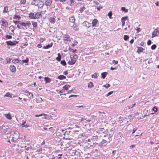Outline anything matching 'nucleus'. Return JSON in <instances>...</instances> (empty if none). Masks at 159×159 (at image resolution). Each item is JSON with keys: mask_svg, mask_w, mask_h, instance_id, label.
I'll use <instances>...</instances> for the list:
<instances>
[{"mask_svg": "<svg viewBox=\"0 0 159 159\" xmlns=\"http://www.w3.org/2000/svg\"><path fill=\"white\" fill-rule=\"evenodd\" d=\"M20 25L22 27L24 26V27H22V28L24 29H27V26L29 27L31 25V23L30 21H26V22H19Z\"/></svg>", "mask_w": 159, "mask_h": 159, "instance_id": "nucleus-1", "label": "nucleus"}, {"mask_svg": "<svg viewBox=\"0 0 159 159\" xmlns=\"http://www.w3.org/2000/svg\"><path fill=\"white\" fill-rule=\"evenodd\" d=\"M70 61H69L67 63L70 65L74 64L76 62V58H75L74 56H70Z\"/></svg>", "mask_w": 159, "mask_h": 159, "instance_id": "nucleus-2", "label": "nucleus"}, {"mask_svg": "<svg viewBox=\"0 0 159 159\" xmlns=\"http://www.w3.org/2000/svg\"><path fill=\"white\" fill-rule=\"evenodd\" d=\"M159 35V31L158 28L155 29L152 33V38H153L156 36H157Z\"/></svg>", "mask_w": 159, "mask_h": 159, "instance_id": "nucleus-3", "label": "nucleus"}, {"mask_svg": "<svg viewBox=\"0 0 159 159\" xmlns=\"http://www.w3.org/2000/svg\"><path fill=\"white\" fill-rule=\"evenodd\" d=\"M9 126H7V127L6 128V129H4V130H5L6 132L4 131L5 133H6V134L4 135V138L5 139H8L10 137V135H9Z\"/></svg>", "mask_w": 159, "mask_h": 159, "instance_id": "nucleus-4", "label": "nucleus"}, {"mask_svg": "<svg viewBox=\"0 0 159 159\" xmlns=\"http://www.w3.org/2000/svg\"><path fill=\"white\" fill-rule=\"evenodd\" d=\"M11 135H12L13 137H15V140L16 141L17 138L18 137V133L17 132H16L14 131H11Z\"/></svg>", "mask_w": 159, "mask_h": 159, "instance_id": "nucleus-5", "label": "nucleus"}, {"mask_svg": "<svg viewBox=\"0 0 159 159\" xmlns=\"http://www.w3.org/2000/svg\"><path fill=\"white\" fill-rule=\"evenodd\" d=\"M41 12H37L35 13V19H38L42 16Z\"/></svg>", "mask_w": 159, "mask_h": 159, "instance_id": "nucleus-6", "label": "nucleus"}, {"mask_svg": "<svg viewBox=\"0 0 159 159\" xmlns=\"http://www.w3.org/2000/svg\"><path fill=\"white\" fill-rule=\"evenodd\" d=\"M40 0H34L31 2L32 5H34L35 6H38Z\"/></svg>", "mask_w": 159, "mask_h": 159, "instance_id": "nucleus-7", "label": "nucleus"}, {"mask_svg": "<svg viewBox=\"0 0 159 159\" xmlns=\"http://www.w3.org/2000/svg\"><path fill=\"white\" fill-rule=\"evenodd\" d=\"M53 45V43H51L50 44H48L46 46H44L43 47V49H47L49 48H51L52 47Z\"/></svg>", "mask_w": 159, "mask_h": 159, "instance_id": "nucleus-8", "label": "nucleus"}, {"mask_svg": "<svg viewBox=\"0 0 159 159\" xmlns=\"http://www.w3.org/2000/svg\"><path fill=\"white\" fill-rule=\"evenodd\" d=\"M44 80L45 81V84H46L48 83H50L51 81V79L48 77H45Z\"/></svg>", "mask_w": 159, "mask_h": 159, "instance_id": "nucleus-9", "label": "nucleus"}, {"mask_svg": "<svg viewBox=\"0 0 159 159\" xmlns=\"http://www.w3.org/2000/svg\"><path fill=\"white\" fill-rule=\"evenodd\" d=\"M24 92L26 94V95L27 96H30L31 97H33V94L29 92L27 90H25L24 91Z\"/></svg>", "mask_w": 159, "mask_h": 159, "instance_id": "nucleus-10", "label": "nucleus"}, {"mask_svg": "<svg viewBox=\"0 0 159 159\" xmlns=\"http://www.w3.org/2000/svg\"><path fill=\"white\" fill-rule=\"evenodd\" d=\"M44 5V3L42 1H40L38 5L39 8H42Z\"/></svg>", "mask_w": 159, "mask_h": 159, "instance_id": "nucleus-11", "label": "nucleus"}, {"mask_svg": "<svg viewBox=\"0 0 159 159\" xmlns=\"http://www.w3.org/2000/svg\"><path fill=\"white\" fill-rule=\"evenodd\" d=\"M127 17L125 16L124 17L121 19V21L122 23V26H123L125 25V21L127 19Z\"/></svg>", "mask_w": 159, "mask_h": 159, "instance_id": "nucleus-12", "label": "nucleus"}, {"mask_svg": "<svg viewBox=\"0 0 159 159\" xmlns=\"http://www.w3.org/2000/svg\"><path fill=\"white\" fill-rule=\"evenodd\" d=\"M52 0H47L45 2V5L47 6L50 5L52 3Z\"/></svg>", "mask_w": 159, "mask_h": 159, "instance_id": "nucleus-13", "label": "nucleus"}, {"mask_svg": "<svg viewBox=\"0 0 159 159\" xmlns=\"http://www.w3.org/2000/svg\"><path fill=\"white\" fill-rule=\"evenodd\" d=\"M2 25L3 26L6 27L8 25V23L7 22L6 20H2Z\"/></svg>", "mask_w": 159, "mask_h": 159, "instance_id": "nucleus-14", "label": "nucleus"}, {"mask_svg": "<svg viewBox=\"0 0 159 159\" xmlns=\"http://www.w3.org/2000/svg\"><path fill=\"white\" fill-rule=\"evenodd\" d=\"M69 21L72 23H74L75 21V19L74 16H71L69 18Z\"/></svg>", "mask_w": 159, "mask_h": 159, "instance_id": "nucleus-15", "label": "nucleus"}, {"mask_svg": "<svg viewBox=\"0 0 159 159\" xmlns=\"http://www.w3.org/2000/svg\"><path fill=\"white\" fill-rule=\"evenodd\" d=\"M64 38L65 40L70 41V37L69 35H65L64 36Z\"/></svg>", "mask_w": 159, "mask_h": 159, "instance_id": "nucleus-16", "label": "nucleus"}, {"mask_svg": "<svg viewBox=\"0 0 159 159\" xmlns=\"http://www.w3.org/2000/svg\"><path fill=\"white\" fill-rule=\"evenodd\" d=\"M137 48H138V49L137 52L139 53L143 52V50H144V48H143L141 47H138Z\"/></svg>", "mask_w": 159, "mask_h": 159, "instance_id": "nucleus-17", "label": "nucleus"}, {"mask_svg": "<svg viewBox=\"0 0 159 159\" xmlns=\"http://www.w3.org/2000/svg\"><path fill=\"white\" fill-rule=\"evenodd\" d=\"M49 21L51 23H54L55 22V19L53 17H50Z\"/></svg>", "mask_w": 159, "mask_h": 159, "instance_id": "nucleus-18", "label": "nucleus"}, {"mask_svg": "<svg viewBox=\"0 0 159 159\" xmlns=\"http://www.w3.org/2000/svg\"><path fill=\"white\" fill-rule=\"evenodd\" d=\"M107 142V140H106L105 139H103L101 142L99 143V145L101 146H103V144H105Z\"/></svg>", "mask_w": 159, "mask_h": 159, "instance_id": "nucleus-19", "label": "nucleus"}, {"mask_svg": "<svg viewBox=\"0 0 159 159\" xmlns=\"http://www.w3.org/2000/svg\"><path fill=\"white\" fill-rule=\"evenodd\" d=\"M98 20L95 19H94L92 22V26L93 27L95 26Z\"/></svg>", "mask_w": 159, "mask_h": 159, "instance_id": "nucleus-20", "label": "nucleus"}, {"mask_svg": "<svg viewBox=\"0 0 159 159\" xmlns=\"http://www.w3.org/2000/svg\"><path fill=\"white\" fill-rule=\"evenodd\" d=\"M11 71L12 72H14L16 71L15 67L13 65H11Z\"/></svg>", "mask_w": 159, "mask_h": 159, "instance_id": "nucleus-21", "label": "nucleus"}, {"mask_svg": "<svg viewBox=\"0 0 159 159\" xmlns=\"http://www.w3.org/2000/svg\"><path fill=\"white\" fill-rule=\"evenodd\" d=\"M73 28L75 31H77L78 30V28L77 26V24H74L73 26H72Z\"/></svg>", "mask_w": 159, "mask_h": 159, "instance_id": "nucleus-22", "label": "nucleus"}, {"mask_svg": "<svg viewBox=\"0 0 159 159\" xmlns=\"http://www.w3.org/2000/svg\"><path fill=\"white\" fill-rule=\"evenodd\" d=\"M29 17L32 19H35V14L31 13L29 14Z\"/></svg>", "mask_w": 159, "mask_h": 159, "instance_id": "nucleus-23", "label": "nucleus"}, {"mask_svg": "<svg viewBox=\"0 0 159 159\" xmlns=\"http://www.w3.org/2000/svg\"><path fill=\"white\" fill-rule=\"evenodd\" d=\"M18 43V41H11V46L12 45H16V44H17Z\"/></svg>", "mask_w": 159, "mask_h": 159, "instance_id": "nucleus-24", "label": "nucleus"}, {"mask_svg": "<svg viewBox=\"0 0 159 159\" xmlns=\"http://www.w3.org/2000/svg\"><path fill=\"white\" fill-rule=\"evenodd\" d=\"M152 110L154 112H152L151 113V114L152 115L154 114L155 112H156L157 111V108L155 106L153 108Z\"/></svg>", "mask_w": 159, "mask_h": 159, "instance_id": "nucleus-25", "label": "nucleus"}, {"mask_svg": "<svg viewBox=\"0 0 159 159\" xmlns=\"http://www.w3.org/2000/svg\"><path fill=\"white\" fill-rule=\"evenodd\" d=\"M66 76H64L63 75H61L59 76L58 77V79H59L60 80H62L63 79H66Z\"/></svg>", "mask_w": 159, "mask_h": 159, "instance_id": "nucleus-26", "label": "nucleus"}, {"mask_svg": "<svg viewBox=\"0 0 159 159\" xmlns=\"http://www.w3.org/2000/svg\"><path fill=\"white\" fill-rule=\"evenodd\" d=\"M70 87V86L69 84H66L63 87V88L66 90H67Z\"/></svg>", "mask_w": 159, "mask_h": 159, "instance_id": "nucleus-27", "label": "nucleus"}, {"mask_svg": "<svg viewBox=\"0 0 159 159\" xmlns=\"http://www.w3.org/2000/svg\"><path fill=\"white\" fill-rule=\"evenodd\" d=\"M44 116V117H43V118L46 119V116H47V115L43 113V114H39V115H35V116L39 117V116Z\"/></svg>", "mask_w": 159, "mask_h": 159, "instance_id": "nucleus-28", "label": "nucleus"}, {"mask_svg": "<svg viewBox=\"0 0 159 159\" xmlns=\"http://www.w3.org/2000/svg\"><path fill=\"white\" fill-rule=\"evenodd\" d=\"M107 74V72H104L102 73L101 75L102 76V78L103 79L105 78Z\"/></svg>", "mask_w": 159, "mask_h": 159, "instance_id": "nucleus-29", "label": "nucleus"}, {"mask_svg": "<svg viewBox=\"0 0 159 159\" xmlns=\"http://www.w3.org/2000/svg\"><path fill=\"white\" fill-rule=\"evenodd\" d=\"M58 57L56 58V59L57 60L60 61H61V56L60 54L59 53H58L57 54Z\"/></svg>", "mask_w": 159, "mask_h": 159, "instance_id": "nucleus-30", "label": "nucleus"}, {"mask_svg": "<svg viewBox=\"0 0 159 159\" xmlns=\"http://www.w3.org/2000/svg\"><path fill=\"white\" fill-rule=\"evenodd\" d=\"M93 86V83L91 82H90L88 84V87L89 88H92Z\"/></svg>", "mask_w": 159, "mask_h": 159, "instance_id": "nucleus-31", "label": "nucleus"}, {"mask_svg": "<svg viewBox=\"0 0 159 159\" xmlns=\"http://www.w3.org/2000/svg\"><path fill=\"white\" fill-rule=\"evenodd\" d=\"M8 7L7 6H6L4 7V9L3 11V12L4 13H7L8 11Z\"/></svg>", "mask_w": 159, "mask_h": 159, "instance_id": "nucleus-32", "label": "nucleus"}, {"mask_svg": "<svg viewBox=\"0 0 159 159\" xmlns=\"http://www.w3.org/2000/svg\"><path fill=\"white\" fill-rule=\"evenodd\" d=\"M121 10L125 12H127L128 11V9H126L124 7H121Z\"/></svg>", "mask_w": 159, "mask_h": 159, "instance_id": "nucleus-33", "label": "nucleus"}, {"mask_svg": "<svg viewBox=\"0 0 159 159\" xmlns=\"http://www.w3.org/2000/svg\"><path fill=\"white\" fill-rule=\"evenodd\" d=\"M84 24L86 26L88 27H89V23L88 22L84 21Z\"/></svg>", "mask_w": 159, "mask_h": 159, "instance_id": "nucleus-34", "label": "nucleus"}, {"mask_svg": "<svg viewBox=\"0 0 159 159\" xmlns=\"http://www.w3.org/2000/svg\"><path fill=\"white\" fill-rule=\"evenodd\" d=\"M12 62L16 64L18 63L19 60L18 59H15L12 61Z\"/></svg>", "mask_w": 159, "mask_h": 159, "instance_id": "nucleus-35", "label": "nucleus"}, {"mask_svg": "<svg viewBox=\"0 0 159 159\" xmlns=\"http://www.w3.org/2000/svg\"><path fill=\"white\" fill-rule=\"evenodd\" d=\"M112 15V12L111 11H110L108 14V16L110 19L111 18V17Z\"/></svg>", "mask_w": 159, "mask_h": 159, "instance_id": "nucleus-36", "label": "nucleus"}, {"mask_svg": "<svg viewBox=\"0 0 159 159\" xmlns=\"http://www.w3.org/2000/svg\"><path fill=\"white\" fill-rule=\"evenodd\" d=\"M61 65H62L63 66H66V63L64 60L61 61Z\"/></svg>", "mask_w": 159, "mask_h": 159, "instance_id": "nucleus-37", "label": "nucleus"}, {"mask_svg": "<svg viewBox=\"0 0 159 159\" xmlns=\"http://www.w3.org/2000/svg\"><path fill=\"white\" fill-rule=\"evenodd\" d=\"M124 39L125 41H127L129 38V37L128 35H125L124 36Z\"/></svg>", "mask_w": 159, "mask_h": 159, "instance_id": "nucleus-38", "label": "nucleus"}, {"mask_svg": "<svg viewBox=\"0 0 159 159\" xmlns=\"http://www.w3.org/2000/svg\"><path fill=\"white\" fill-rule=\"evenodd\" d=\"M98 74L96 73H95L94 74L92 75V77L93 78H96L97 77Z\"/></svg>", "mask_w": 159, "mask_h": 159, "instance_id": "nucleus-39", "label": "nucleus"}, {"mask_svg": "<svg viewBox=\"0 0 159 159\" xmlns=\"http://www.w3.org/2000/svg\"><path fill=\"white\" fill-rule=\"evenodd\" d=\"M4 115L7 118L10 119V114L9 113L7 114H5Z\"/></svg>", "mask_w": 159, "mask_h": 159, "instance_id": "nucleus-40", "label": "nucleus"}, {"mask_svg": "<svg viewBox=\"0 0 159 159\" xmlns=\"http://www.w3.org/2000/svg\"><path fill=\"white\" fill-rule=\"evenodd\" d=\"M26 2V0H20V3L21 4H25Z\"/></svg>", "mask_w": 159, "mask_h": 159, "instance_id": "nucleus-41", "label": "nucleus"}, {"mask_svg": "<svg viewBox=\"0 0 159 159\" xmlns=\"http://www.w3.org/2000/svg\"><path fill=\"white\" fill-rule=\"evenodd\" d=\"M113 93V91H111L110 92H108L107 94H106V96L107 97H108V96H109V95H110L111 94H112Z\"/></svg>", "mask_w": 159, "mask_h": 159, "instance_id": "nucleus-42", "label": "nucleus"}, {"mask_svg": "<svg viewBox=\"0 0 159 159\" xmlns=\"http://www.w3.org/2000/svg\"><path fill=\"white\" fill-rule=\"evenodd\" d=\"M10 39V35L6 34L5 36V38H4L5 39Z\"/></svg>", "mask_w": 159, "mask_h": 159, "instance_id": "nucleus-43", "label": "nucleus"}, {"mask_svg": "<svg viewBox=\"0 0 159 159\" xmlns=\"http://www.w3.org/2000/svg\"><path fill=\"white\" fill-rule=\"evenodd\" d=\"M23 61H24V63H27L29 61V58L28 57H26V59L24 60H23Z\"/></svg>", "mask_w": 159, "mask_h": 159, "instance_id": "nucleus-44", "label": "nucleus"}, {"mask_svg": "<svg viewBox=\"0 0 159 159\" xmlns=\"http://www.w3.org/2000/svg\"><path fill=\"white\" fill-rule=\"evenodd\" d=\"M156 48V45L155 44L153 45L151 47V48L152 50L155 49Z\"/></svg>", "mask_w": 159, "mask_h": 159, "instance_id": "nucleus-45", "label": "nucleus"}, {"mask_svg": "<svg viewBox=\"0 0 159 159\" xmlns=\"http://www.w3.org/2000/svg\"><path fill=\"white\" fill-rule=\"evenodd\" d=\"M32 25L34 27H36L37 25V23L35 22H33Z\"/></svg>", "mask_w": 159, "mask_h": 159, "instance_id": "nucleus-46", "label": "nucleus"}, {"mask_svg": "<svg viewBox=\"0 0 159 159\" xmlns=\"http://www.w3.org/2000/svg\"><path fill=\"white\" fill-rule=\"evenodd\" d=\"M70 6L74 5L75 4V0H70Z\"/></svg>", "mask_w": 159, "mask_h": 159, "instance_id": "nucleus-47", "label": "nucleus"}, {"mask_svg": "<svg viewBox=\"0 0 159 159\" xmlns=\"http://www.w3.org/2000/svg\"><path fill=\"white\" fill-rule=\"evenodd\" d=\"M45 40V38H41L39 39L40 42L41 43H43Z\"/></svg>", "mask_w": 159, "mask_h": 159, "instance_id": "nucleus-48", "label": "nucleus"}, {"mask_svg": "<svg viewBox=\"0 0 159 159\" xmlns=\"http://www.w3.org/2000/svg\"><path fill=\"white\" fill-rule=\"evenodd\" d=\"M13 18L15 19H20V17L19 16L15 15L14 16H13Z\"/></svg>", "mask_w": 159, "mask_h": 159, "instance_id": "nucleus-49", "label": "nucleus"}, {"mask_svg": "<svg viewBox=\"0 0 159 159\" xmlns=\"http://www.w3.org/2000/svg\"><path fill=\"white\" fill-rule=\"evenodd\" d=\"M112 63L114 64H117L118 63V61H115L114 60L112 61Z\"/></svg>", "mask_w": 159, "mask_h": 159, "instance_id": "nucleus-50", "label": "nucleus"}, {"mask_svg": "<svg viewBox=\"0 0 159 159\" xmlns=\"http://www.w3.org/2000/svg\"><path fill=\"white\" fill-rule=\"evenodd\" d=\"M85 9V7H82L80 8V12L82 13L84 11V9Z\"/></svg>", "mask_w": 159, "mask_h": 159, "instance_id": "nucleus-51", "label": "nucleus"}, {"mask_svg": "<svg viewBox=\"0 0 159 159\" xmlns=\"http://www.w3.org/2000/svg\"><path fill=\"white\" fill-rule=\"evenodd\" d=\"M110 86V85L109 84H106V85H104L103 86V87H105L107 88H108Z\"/></svg>", "mask_w": 159, "mask_h": 159, "instance_id": "nucleus-52", "label": "nucleus"}, {"mask_svg": "<svg viewBox=\"0 0 159 159\" xmlns=\"http://www.w3.org/2000/svg\"><path fill=\"white\" fill-rule=\"evenodd\" d=\"M136 30L137 31V33H138L141 31V29L140 28L137 27L136 29Z\"/></svg>", "mask_w": 159, "mask_h": 159, "instance_id": "nucleus-53", "label": "nucleus"}, {"mask_svg": "<svg viewBox=\"0 0 159 159\" xmlns=\"http://www.w3.org/2000/svg\"><path fill=\"white\" fill-rule=\"evenodd\" d=\"M15 137H12V139H11V141L12 142H14V143H15V142L16 141L15 140Z\"/></svg>", "mask_w": 159, "mask_h": 159, "instance_id": "nucleus-54", "label": "nucleus"}, {"mask_svg": "<svg viewBox=\"0 0 159 159\" xmlns=\"http://www.w3.org/2000/svg\"><path fill=\"white\" fill-rule=\"evenodd\" d=\"M137 128H134L133 129V132H132V134H134L135 132V131L137 130Z\"/></svg>", "mask_w": 159, "mask_h": 159, "instance_id": "nucleus-55", "label": "nucleus"}, {"mask_svg": "<svg viewBox=\"0 0 159 159\" xmlns=\"http://www.w3.org/2000/svg\"><path fill=\"white\" fill-rule=\"evenodd\" d=\"M4 96L6 97H10V93H9L8 92Z\"/></svg>", "mask_w": 159, "mask_h": 159, "instance_id": "nucleus-56", "label": "nucleus"}, {"mask_svg": "<svg viewBox=\"0 0 159 159\" xmlns=\"http://www.w3.org/2000/svg\"><path fill=\"white\" fill-rule=\"evenodd\" d=\"M151 44V41L150 40H148L147 42V44L148 45H150Z\"/></svg>", "mask_w": 159, "mask_h": 159, "instance_id": "nucleus-57", "label": "nucleus"}, {"mask_svg": "<svg viewBox=\"0 0 159 159\" xmlns=\"http://www.w3.org/2000/svg\"><path fill=\"white\" fill-rule=\"evenodd\" d=\"M70 51H71V52H75V51H76V49L75 50H74L73 49H71V48H70Z\"/></svg>", "mask_w": 159, "mask_h": 159, "instance_id": "nucleus-58", "label": "nucleus"}, {"mask_svg": "<svg viewBox=\"0 0 159 159\" xmlns=\"http://www.w3.org/2000/svg\"><path fill=\"white\" fill-rule=\"evenodd\" d=\"M63 74L66 75H67L68 74V71L67 70H66L64 72Z\"/></svg>", "mask_w": 159, "mask_h": 159, "instance_id": "nucleus-59", "label": "nucleus"}, {"mask_svg": "<svg viewBox=\"0 0 159 159\" xmlns=\"http://www.w3.org/2000/svg\"><path fill=\"white\" fill-rule=\"evenodd\" d=\"M46 11V10H45L44 11H41L40 12H41V14H45Z\"/></svg>", "mask_w": 159, "mask_h": 159, "instance_id": "nucleus-60", "label": "nucleus"}, {"mask_svg": "<svg viewBox=\"0 0 159 159\" xmlns=\"http://www.w3.org/2000/svg\"><path fill=\"white\" fill-rule=\"evenodd\" d=\"M37 47L39 48H41V47H42V46L41 44H39L37 45Z\"/></svg>", "mask_w": 159, "mask_h": 159, "instance_id": "nucleus-61", "label": "nucleus"}, {"mask_svg": "<svg viewBox=\"0 0 159 159\" xmlns=\"http://www.w3.org/2000/svg\"><path fill=\"white\" fill-rule=\"evenodd\" d=\"M72 89L68 91L67 93L69 94L71 93L72 92Z\"/></svg>", "mask_w": 159, "mask_h": 159, "instance_id": "nucleus-62", "label": "nucleus"}, {"mask_svg": "<svg viewBox=\"0 0 159 159\" xmlns=\"http://www.w3.org/2000/svg\"><path fill=\"white\" fill-rule=\"evenodd\" d=\"M6 43L8 45H10V41H6Z\"/></svg>", "mask_w": 159, "mask_h": 159, "instance_id": "nucleus-63", "label": "nucleus"}, {"mask_svg": "<svg viewBox=\"0 0 159 159\" xmlns=\"http://www.w3.org/2000/svg\"><path fill=\"white\" fill-rule=\"evenodd\" d=\"M17 27L19 28H20V29H22V27H21V26H20V24H19V25H17Z\"/></svg>", "mask_w": 159, "mask_h": 159, "instance_id": "nucleus-64", "label": "nucleus"}]
</instances>
